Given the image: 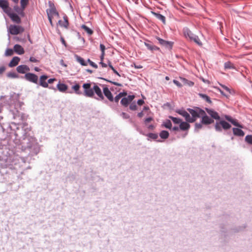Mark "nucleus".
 Masks as SVG:
<instances>
[{
  "label": "nucleus",
  "mask_w": 252,
  "mask_h": 252,
  "mask_svg": "<svg viewBox=\"0 0 252 252\" xmlns=\"http://www.w3.org/2000/svg\"><path fill=\"white\" fill-rule=\"evenodd\" d=\"M6 68L4 66H0V75H1L5 70Z\"/></svg>",
  "instance_id": "nucleus-56"
},
{
  "label": "nucleus",
  "mask_w": 252,
  "mask_h": 252,
  "mask_svg": "<svg viewBox=\"0 0 252 252\" xmlns=\"http://www.w3.org/2000/svg\"><path fill=\"white\" fill-rule=\"evenodd\" d=\"M176 112L179 114V115L184 117L186 120V121L189 123H190V121H193V120L191 119L189 113H188L184 109H177L176 110Z\"/></svg>",
  "instance_id": "nucleus-10"
},
{
  "label": "nucleus",
  "mask_w": 252,
  "mask_h": 252,
  "mask_svg": "<svg viewBox=\"0 0 252 252\" xmlns=\"http://www.w3.org/2000/svg\"><path fill=\"white\" fill-rule=\"evenodd\" d=\"M13 50L18 55H22L24 53V48L19 44H15L14 46Z\"/></svg>",
  "instance_id": "nucleus-20"
},
{
  "label": "nucleus",
  "mask_w": 252,
  "mask_h": 252,
  "mask_svg": "<svg viewBox=\"0 0 252 252\" xmlns=\"http://www.w3.org/2000/svg\"><path fill=\"white\" fill-rule=\"evenodd\" d=\"M75 58L76 61L83 66H87V63L81 57L77 55H75Z\"/></svg>",
  "instance_id": "nucleus-29"
},
{
  "label": "nucleus",
  "mask_w": 252,
  "mask_h": 252,
  "mask_svg": "<svg viewBox=\"0 0 252 252\" xmlns=\"http://www.w3.org/2000/svg\"><path fill=\"white\" fill-rule=\"evenodd\" d=\"M48 4H49V7H50L49 9H51L52 8L55 7V6L54 4L52 1H49L48 2Z\"/></svg>",
  "instance_id": "nucleus-58"
},
{
  "label": "nucleus",
  "mask_w": 252,
  "mask_h": 252,
  "mask_svg": "<svg viewBox=\"0 0 252 252\" xmlns=\"http://www.w3.org/2000/svg\"><path fill=\"white\" fill-rule=\"evenodd\" d=\"M9 32L12 35H17L23 32L24 28L20 26L10 25L9 28Z\"/></svg>",
  "instance_id": "nucleus-6"
},
{
  "label": "nucleus",
  "mask_w": 252,
  "mask_h": 252,
  "mask_svg": "<svg viewBox=\"0 0 252 252\" xmlns=\"http://www.w3.org/2000/svg\"><path fill=\"white\" fill-rule=\"evenodd\" d=\"M16 70L19 73L24 74L30 71L29 67L26 65H20L17 67Z\"/></svg>",
  "instance_id": "nucleus-18"
},
{
  "label": "nucleus",
  "mask_w": 252,
  "mask_h": 252,
  "mask_svg": "<svg viewBox=\"0 0 252 252\" xmlns=\"http://www.w3.org/2000/svg\"><path fill=\"white\" fill-rule=\"evenodd\" d=\"M174 84H175L176 86H177L179 87H181L182 86V85L181 83H180L178 81L176 80H173V81Z\"/></svg>",
  "instance_id": "nucleus-55"
},
{
  "label": "nucleus",
  "mask_w": 252,
  "mask_h": 252,
  "mask_svg": "<svg viewBox=\"0 0 252 252\" xmlns=\"http://www.w3.org/2000/svg\"><path fill=\"white\" fill-rule=\"evenodd\" d=\"M190 41L194 42L196 44H197L199 46H202V43L200 41L199 37L197 35H195Z\"/></svg>",
  "instance_id": "nucleus-38"
},
{
  "label": "nucleus",
  "mask_w": 252,
  "mask_h": 252,
  "mask_svg": "<svg viewBox=\"0 0 252 252\" xmlns=\"http://www.w3.org/2000/svg\"><path fill=\"white\" fill-rule=\"evenodd\" d=\"M153 15H154L157 19L162 21L164 24L165 23V17L160 14L159 13H157L155 12H152Z\"/></svg>",
  "instance_id": "nucleus-28"
},
{
  "label": "nucleus",
  "mask_w": 252,
  "mask_h": 252,
  "mask_svg": "<svg viewBox=\"0 0 252 252\" xmlns=\"http://www.w3.org/2000/svg\"><path fill=\"white\" fill-rule=\"evenodd\" d=\"M156 38L158 40V43L166 49L171 50L174 44L173 42L166 41L158 36H156Z\"/></svg>",
  "instance_id": "nucleus-7"
},
{
  "label": "nucleus",
  "mask_w": 252,
  "mask_h": 252,
  "mask_svg": "<svg viewBox=\"0 0 252 252\" xmlns=\"http://www.w3.org/2000/svg\"><path fill=\"white\" fill-rule=\"evenodd\" d=\"M169 132L166 130H162L159 134L160 137L162 139H167L169 137Z\"/></svg>",
  "instance_id": "nucleus-34"
},
{
  "label": "nucleus",
  "mask_w": 252,
  "mask_h": 252,
  "mask_svg": "<svg viewBox=\"0 0 252 252\" xmlns=\"http://www.w3.org/2000/svg\"><path fill=\"white\" fill-rule=\"evenodd\" d=\"M13 118L14 119H18L19 120L24 121L26 119V115L22 113H20L19 111H17L16 113L13 112Z\"/></svg>",
  "instance_id": "nucleus-19"
},
{
  "label": "nucleus",
  "mask_w": 252,
  "mask_h": 252,
  "mask_svg": "<svg viewBox=\"0 0 252 252\" xmlns=\"http://www.w3.org/2000/svg\"><path fill=\"white\" fill-rule=\"evenodd\" d=\"M129 102H131L135 97L134 95H128L127 97H126Z\"/></svg>",
  "instance_id": "nucleus-49"
},
{
  "label": "nucleus",
  "mask_w": 252,
  "mask_h": 252,
  "mask_svg": "<svg viewBox=\"0 0 252 252\" xmlns=\"http://www.w3.org/2000/svg\"><path fill=\"white\" fill-rule=\"evenodd\" d=\"M153 118L152 117H148V118H147L145 119L144 120V123L145 124H147L149 122H150L151 121H153Z\"/></svg>",
  "instance_id": "nucleus-52"
},
{
  "label": "nucleus",
  "mask_w": 252,
  "mask_h": 252,
  "mask_svg": "<svg viewBox=\"0 0 252 252\" xmlns=\"http://www.w3.org/2000/svg\"><path fill=\"white\" fill-rule=\"evenodd\" d=\"M14 50L12 49L8 48L6 50L5 52V55L6 56H10L13 54Z\"/></svg>",
  "instance_id": "nucleus-44"
},
{
  "label": "nucleus",
  "mask_w": 252,
  "mask_h": 252,
  "mask_svg": "<svg viewBox=\"0 0 252 252\" xmlns=\"http://www.w3.org/2000/svg\"><path fill=\"white\" fill-rule=\"evenodd\" d=\"M121 116H122V117L124 119H128L130 117L129 115H128L125 112H122L121 114Z\"/></svg>",
  "instance_id": "nucleus-51"
},
{
  "label": "nucleus",
  "mask_w": 252,
  "mask_h": 252,
  "mask_svg": "<svg viewBox=\"0 0 252 252\" xmlns=\"http://www.w3.org/2000/svg\"><path fill=\"white\" fill-rule=\"evenodd\" d=\"M201 123L204 125H210L214 123V121L211 118H210L208 116L206 112H205V114H201Z\"/></svg>",
  "instance_id": "nucleus-11"
},
{
  "label": "nucleus",
  "mask_w": 252,
  "mask_h": 252,
  "mask_svg": "<svg viewBox=\"0 0 252 252\" xmlns=\"http://www.w3.org/2000/svg\"><path fill=\"white\" fill-rule=\"evenodd\" d=\"M56 79L55 78H50L48 80L47 82L48 84H51L54 82V81H56Z\"/></svg>",
  "instance_id": "nucleus-60"
},
{
  "label": "nucleus",
  "mask_w": 252,
  "mask_h": 252,
  "mask_svg": "<svg viewBox=\"0 0 252 252\" xmlns=\"http://www.w3.org/2000/svg\"><path fill=\"white\" fill-rule=\"evenodd\" d=\"M224 67L225 69H235L234 64L230 62H225L224 64Z\"/></svg>",
  "instance_id": "nucleus-36"
},
{
  "label": "nucleus",
  "mask_w": 252,
  "mask_h": 252,
  "mask_svg": "<svg viewBox=\"0 0 252 252\" xmlns=\"http://www.w3.org/2000/svg\"><path fill=\"white\" fill-rule=\"evenodd\" d=\"M22 129L24 131V133L23 136V137L26 136V135H28L29 134H31L30 132L31 131V126H29L28 124L26 123H23Z\"/></svg>",
  "instance_id": "nucleus-22"
},
{
  "label": "nucleus",
  "mask_w": 252,
  "mask_h": 252,
  "mask_svg": "<svg viewBox=\"0 0 252 252\" xmlns=\"http://www.w3.org/2000/svg\"><path fill=\"white\" fill-rule=\"evenodd\" d=\"M103 88V92L104 95L107 98V99L111 102H113L114 101V98L112 95V94L110 91L109 89L107 87H104V85H102Z\"/></svg>",
  "instance_id": "nucleus-14"
},
{
  "label": "nucleus",
  "mask_w": 252,
  "mask_h": 252,
  "mask_svg": "<svg viewBox=\"0 0 252 252\" xmlns=\"http://www.w3.org/2000/svg\"><path fill=\"white\" fill-rule=\"evenodd\" d=\"M146 135L148 137V140H150V138L153 140H156L158 138V135L157 133H149Z\"/></svg>",
  "instance_id": "nucleus-40"
},
{
  "label": "nucleus",
  "mask_w": 252,
  "mask_h": 252,
  "mask_svg": "<svg viewBox=\"0 0 252 252\" xmlns=\"http://www.w3.org/2000/svg\"><path fill=\"white\" fill-rule=\"evenodd\" d=\"M100 49L101 51V53L105 54V50L106 48H105V46L103 44H100Z\"/></svg>",
  "instance_id": "nucleus-50"
},
{
  "label": "nucleus",
  "mask_w": 252,
  "mask_h": 252,
  "mask_svg": "<svg viewBox=\"0 0 252 252\" xmlns=\"http://www.w3.org/2000/svg\"><path fill=\"white\" fill-rule=\"evenodd\" d=\"M180 79L182 81V83L184 84V85H187L189 86H192L194 85V83L192 81L188 80V79L185 78L180 77Z\"/></svg>",
  "instance_id": "nucleus-33"
},
{
  "label": "nucleus",
  "mask_w": 252,
  "mask_h": 252,
  "mask_svg": "<svg viewBox=\"0 0 252 252\" xmlns=\"http://www.w3.org/2000/svg\"><path fill=\"white\" fill-rule=\"evenodd\" d=\"M205 110L213 119L220 120L216 122L215 125V129L216 131L221 132L222 129L227 130L231 127V125L223 120H220V117L218 113L213 109L205 108Z\"/></svg>",
  "instance_id": "nucleus-1"
},
{
  "label": "nucleus",
  "mask_w": 252,
  "mask_h": 252,
  "mask_svg": "<svg viewBox=\"0 0 252 252\" xmlns=\"http://www.w3.org/2000/svg\"><path fill=\"white\" fill-rule=\"evenodd\" d=\"M94 84L93 86V91L94 93L95 94L97 97L94 96L95 99L97 100H102L104 99V97L103 95V93L101 91L100 88L96 85L95 83H93Z\"/></svg>",
  "instance_id": "nucleus-5"
},
{
  "label": "nucleus",
  "mask_w": 252,
  "mask_h": 252,
  "mask_svg": "<svg viewBox=\"0 0 252 252\" xmlns=\"http://www.w3.org/2000/svg\"><path fill=\"white\" fill-rule=\"evenodd\" d=\"M48 78V76L46 75H43L40 77L39 78V85L44 88H49L50 89L56 90L54 87H49L48 83L45 81Z\"/></svg>",
  "instance_id": "nucleus-12"
},
{
  "label": "nucleus",
  "mask_w": 252,
  "mask_h": 252,
  "mask_svg": "<svg viewBox=\"0 0 252 252\" xmlns=\"http://www.w3.org/2000/svg\"><path fill=\"white\" fill-rule=\"evenodd\" d=\"M245 141L247 144L252 145V135H247L245 137Z\"/></svg>",
  "instance_id": "nucleus-41"
},
{
  "label": "nucleus",
  "mask_w": 252,
  "mask_h": 252,
  "mask_svg": "<svg viewBox=\"0 0 252 252\" xmlns=\"http://www.w3.org/2000/svg\"><path fill=\"white\" fill-rule=\"evenodd\" d=\"M47 15H48V14H49L50 15L52 16L53 15H55L57 16L58 17L59 16V12L57 11L56 7L47 9Z\"/></svg>",
  "instance_id": "nucleus-30"
},
{
  "label": "nucleus",
  "mask_w": 252,
  "mask_h": 252,
  "mask_svg": "<svg viewBox=\"0 0 252 252\" xmlns=\"http://www.w3.org/2000/svg\"><path fill=\"white\" fill-rule=\"evenodd\" d=\"M180 129L179 128V126H174L172 128V130L173 131H178Z\"/></svg>",
  "instance_id": "nucleus-64"
},
{
  "label": "nucleus",
  "mask_w": 252,
  "mask_h": 252,
  "mask_svg": "<svg viewBox=\"0 0 252 252\" xmlns=\"http://www.w3.org/2000/svg\"><path fill=\"white\" fill-rule=\"evenodd\" d=\"M81 86L78 83H75L72 86V89L74 91V93L77 95H82L83 92L80 90Z\"/></svg>",
  "instance_id": "nucleus-21"
},
{
  "label": "nucleus",
  "mask_w": 252,
  "mask_h": 252,
  "mask_svg": "<svg viewBox=\"0 0 252 252\" xmlns=\"http://www.w3.org/2000/svg\"><path fill=\"white\" fill-rule=\"evenodd\" d=\"M14 9L19 14L23 13V10H21L19 7L15 6Z\"/></svg>",
  "instance_id": "nucleus-57"
},
{
  "label": "nucleus",
  "mask_w": 252,
  "mask_h": 252,
  "mask_svg": "<svg viewBox=\"0 0 252 252\" xmlns=\"http://www.w3.org/2000/svg\"><path fill=\"white\" fill-rule=\"evenodd\" d=\"M190 127V125L188 122H182L180 124L179 128L182 130H188Z\"/></svg>",
  "instance_id": "nucleus-27"
},
{
  "label": "nucleus",
  "mask_w": 252,
  "mask_h": 252,
  "mask_svg": "<svg viewBox=\"0 0 252 252\" xmlns=\"http://www.w3.org/2000/svg\"><path fill=\"white\" fill-rule=\"evenodd\" d=\"M0 8L6 14L10 11H12L11 8L9 7V3L7 0H0Z\"/></svg>",
  "instance_id": "nucleus-9"
},
{
  "label": "nucleus",
  "mask_w": 252,
  "mask_h": 252,
  "mask_svg": "<svg viewBox=\"0 0 252 252\" xmlns=\"http://www.w3.org/2000/svg\"><path fill=\"white\" fill-rule=\"evenodd\" d=\"M187 110L191 115L190 116L191 119L193 120L190 121V123L194 122L197 118L201 117V114H205V111L198 107H196L194 109L188 108Z\"/></svg>",
  "instance_id": "nucleus-3"
},
{
  "label": "nucleus",
  "mask_w": 252,
  "mask_h": 252,
  "mask_svg": "<svg viewBox=\"0 0 252 252\" xmlns=\"http://www.w3.org/2000/svg\"><path fill=\"white\" fill-rule=\"evenodd\" d=\"M224 118H225V120L228 121L229 122L231 123L234 126H237L239 128H243V126L239 124L237 122V120L233 119L231 116L225 115L224 116Z\"/></svg>",
  "instance_id": "nucleus-15"
},
{
  "label": "nucleus",
  "mask_w": 252,
  "mask_h": 252,
  "mask_svg": "<svg viewBox=\"0 0 252 252\" xmlns=\"http://www.w3.org/2000/svg\"><path fill=\"white\" fill-rule=\"evenodd\" d=\"M7 76L9 77H11L13 78H18V75L15 72H10L7 73Z\"/></svg>",
  "instance_id": "nucleus-45"
},
{
  "label": "nucleus",
  "mask_w": 252,
  "mask_h": 252,
  "mask_svg": "<svg viewBox=\"0 0 252 252\" xmlns=\"http://www.w3.org/2000/svg\"><path fill=\"white\" fill-rule=\"evenodd\" d=\"M129 109L131 110H135L137 109V105L135 102H132L129 106Z\"/></svg>",
  "instance_id": "nucleus-48"
},
{
  "label": "nucleus",
  "mask_w": 252,
  "mask_h": 252,
  "mask_svg": "<svg viewBox=\"0 0 252 252\" xmlns=\"http://www.w3.org/2000/svg\"><path fill=\"white\" fill-rule=\"evenodd\" d=\"M202 124L201 122L200 123H195V131H198L199 129L202 128Z\"/></svg>",
  "instance_id": "nucleus-47"
},
{
  "label": "nucleus",
  "mask_w": 252,
  "mask_h": 252,
  "mask_svg": "<svg viewBox=\"0 0 252 252\" xmlns=\"http://www.w3.org/2000/svg\"><path fill=\"white\" fill-rule=\"evenodd\" d=\"M90 65H91L92 67L95 68H97V65L96 64H95L93 62H92L90 63Z\"/></svg>",
  "instance_id": "nucleus-61"
},
{
  "label": "nucleus",
  "mask_w": 252,
  "mask_h": 252,
  "mask_svg": "<svg viewBox=\"0 0 252 252\" xmlns=\"http://www.w3.org/2000/svg\"><path fill=\"white\" fill-rule=\"evenodd\" d=\"M168 117L175 124H180L182 121V120L178 118L174 117L171 116H169Z\"/></svg>",
  "instance_id": "nucleus-39"
},
{
  "label": "nucleus",
  "mask_w": 252,
  "mask_h": 252,
  "mask_svg": "<svg viewBox=\"0 0 252 252\" xmlns=\"http://www.w3.org/2000/svg\"><path fill=\"white\" fill-rule=\"evenodd\" d=\"M134 66L135 68H137V69H140L143 67L142 65H141L140 64L137 65L135 63H134L133 65H131V66Z\"/></svg>",
  "instance_id": "nucleus-59"
},
{
  "label": "nucleus",
  "mask_w": 252,
  "mask_h": 252,
  "mask_svg": "<svg viewBox=\"0 0 252 252\" xmlns=\"http://www.w3.org/2000/svg\"><path fill=\"white\" fill-rule=\"evenodd\" d=\"M30 61L32 63H37L38 62V60H37L36 58H35L33 57H31L29 59Z\"/></svg>",
  "instance_id": "nucleus-54"
},
{
  "label": "nucleus",
  "mask_w": 252,
  "mask_h": 252,
  "mask_svg": "<svg viewBox=\"0 0 252 252\" xmlns=\"http://www.w3.org/2000/svg\"><path fill=\"white\" fill-rule=\"evenodd\" d=\"M81 28L84 30L89 35H92L93 33V31L85 25H82Z\"/></svg>",
  "instance_id": "nucleus-37"
},
{
  "label": "nucleus",
  "mask_w": 252,
  "mask_h": 252,
  "mask_svg": "<svg viewBox=\"0 0 252 252\" xmlns=\"http://www.w3.org/2000/svg\"><path fill=\"white\" fill-rule=\"evenodd\" d=\"M129 103L130 102L126 97L123 98L121 101V103L125 107L127 106Z\"/></svg>",
  "instance_id": "nucleus-42"
},
{
  "label": "nucleus",
  "mask_w": 252,
  "mask_h": 252,
  "mask_svg": "<svg viewBox=\"0 0 252 252\" xmlns=\"http://www.w3.org/2000/svg\"><path fill=\"white\" fill-rule=\"evenodd\" d=\"M127 95V93L126 92H124L122 93H120L118 95H117L114 99L115 102L118 103L120 100V99L123 97L126 96Z\"/></svg>",
  "instance_id": "nucleus-31"
},
{
  "label": "nucleus",
  "mask_w": 252,
  "mask_h": 252,
  "mask_svg": "<svg viewBox=\"0 0 252 252\" xmlns=\"http://www.w3.org/2000/svg\"><path fill=\"white\" fill-rule=\"evenodd\" d=\"M232 130L233 134L235 136L243 137L245 135L244 132L240 128L233 127Z\"/></svg>",
  "instance_id": "nucleus-23"
},
{
  "label": "nucleus",
  "mask_w": 252,
  "mask_h": 252,
  "mask_svg": "<svg viewBox=\"0 0 252 252\" xmlns=\"http://www.w3.org/2000/svg\"><path fill=\"white\" fill-rule=\"evenodd\" d=\"M63 22H62L61 20H59L58 21V23L59 24L60 26L64 27L65 28H67L68 27L69 23L68 21V18L66 15H64L63 16Z\"/></svg>",
  "instance_id": "nucleus-25"
},
{
  "label": "nucleus",
  "mask_w": 252,
  "mask_h": 252,
  "mask_svg": "<svg viewBox=\"0 0 252 252\" xmlns=\"http://www.w3.org/2000/svg\"><path fill=\"white\" fill-rule=\"evenodd\" d=\"M98 78H100L101 79H103V80H104L105 81L108 82H109L112 84H114L116 86H119V87H121L122 86V85L120 83H117L116 82H114V81H111V80H107L106 79H105V78H102V77H98Z\"/></svg>",
  "instance_id": "nucleus-43"
},
{
  "label": "nucleus",
  "mask_w": 252,
  "mask_h": 252,
  "mask_svg": "<svg viewBox=\"0 0 252 252\" xmlns=\"http://www.w3.org/2000/svg\"><path fill=\"white\" fill-rule=\"evenodd\" d=\"M183 32L185 37L190 41L196 35L187 27L184 28Z\"/></svg>",
  "instance_id": "nucleus-13"
},
{
  "label": "nucleus",
  "mask_w": 252,
  "mask_h": 252,
  "mask_svg": "<svg viewBox=\"0 0 252 252\" xmlns=\"http://www.w3.org/2000/svg\"><path fill=\"white\" fill-rule=\"evenodd\" d=\"M21 5L23 10L25 8L28 3V0H21Z\"/></svg>",
  "instance_id": "nucleus-46"
},
{
  "label": "nucleus",
  "mask_w": 252,
  "mask_h": 252,
  "mask_svg": "<svg viewBox=\"0 0 252 252\" xmlns=\"http://www.w3.org/2000/svg\"><path fill=\"white\" fill-rule=\"evenodd\" d=\"M24 78L28 81L37 84L38 77L37 75L32 73H27L24 76Z\"/></svg>",
  "instance_id": "nucleus-8"
},
{
  "label": "nucleus",
  "mask_w": 252,
  "mask_h": 252,
  "mask_svg": "<svg viewBox=\"0 0 252 252\" xmlns=\"http://www.w3.org/2000/svg\"><path fill=\"white\" fill-rule=\"evenodd\" d=\"M92 84L91 83H86L83 84L82 87L84 89L83 95L86 97H94V93L93 91V87H91Z\"/></svg>",
  "instance_id": "nucleus-4"
},
{
  "label": "nucleus",
  "mask_w": 252,
  "mask_h": 252,
  "mask_svg": "<svg viewBox=\"0 0 252 252\" xmlns=\"http://www.w3.org/2000/svg\"><path fill=\"white\" fill-rule=\"evenodd\" d=\"M162 126L166 128H172V123L169 120H166L164 122H163Z\"/></svg>",
  "instance_id": "nucleus-35"
},
{
  "label": "nucleus",
  "mask_w": 252,
  "mask_h": 252,
  "mask_svg": "<svg viewBox=\"0 0 252 252\" xmlns=\"http://www.w3.org/2000/svg\"><path fill=\"white\" fill-rule=\"evenodd\" d=\"M144 45L147 48V49L151 51H159L160 49L159 47L154 45L150 41L147 40L144 42Z\"/></svg>",
  "instance_id": "nucleus-17"
},
{
  "label": "nucleus",
  "mask_w": 252,
  "mask_h": 252,
  "mask_svg": "<svg viewBox=\"0 0 252 252\" xmlns=\"http://www.w3.org/2000/svg\"><path fill=\"white\" fill-rule=\"evenodd\" d=\"M221 87L225 90L226 92H227L229 93H230V90L229 88H228L227 86L223 85H220Z\"/></svg>",
  "instance_id": "nucleus-53"
},
{
  "label": "nucleus",
  "mask_w": 252,
  "mask_h": 252,
  "mask_svg": "<svg viewBox=\"0 0 252 252\" xmlns=\"http://www.w3.org/2000/svg\"><path fill=\"white\" fill-rule=\"evenodd\" d=\"M7 15L11 18V20L17 24H20L21 22V18L15 13H12V11H10Z\"/></svg>",
  "instance_id": "nucleus-16"
},
{
  "label": "nucleus",
  "mask_w": 252,
  "mask_h": 252,
  "mask_svg": "<svg viewBox=\"0 0 252 252\" xmlns=\"http://www.w3.org/2000/svg\"><path fill=\"white\" fill-rule=\"evenodd\" d=\"M48 19H49V20L50 21V23L51 25L52 26H53V23H52V15H50V14H48Z\"/></svg>",
  "instance_id": "nucleus-63"
},
{
  "label": "nucleus",
  "mask_w": 252,
  "mask_h": 252,
  "mask_svg": "<svg viewBox=\"0 0 252 252\" xmlns=\"http://www.w3.org/2000/svg\"><path fill=\"white\" fill-rule=\"evenodd\" d=\"M144 103V101L142 99H139L138 101H137V104L139 105H142V104H143Z\"/></svg>",
  "instance_id": "nucleus-62"
},
{
  "label": "nucleus",
  "mask_w": 252,
  "mask_h": 252,
  "mask_svg": "<svg viewBox=\"0 0 252 252\" xmlns=\"http://www.w3.org/2000/svg\"><path fill=\"white\" fill-rule=\"evenodd\" d=\"M198 95L201 98H202L203 99L205 100L208 103H209L210 104L212 103V101H211L210 97L209 96H208L207 95H206L205 94H201V93H199L198 94Z\"/></svg>",
  "instance_id": "nucleus-32"
},
{
  "label": "nucleus",
  "mask_w": 252,
  "mask_h": 252,
  "mask_svg": "<svg viewBox=\"0 0 252 252\" xmlns=\"http://www.w3.org/2000/svg\"><path fill=\"white\" fill-rule=\"evenodd\" d=\"M22 148L24 150L30 149L31 150H36L38 149V145L36 140L34 137L29 134L28 135L23 137L22 142Z\"/></svg>",
  "instance_id": "nucleus-2"
},
{
  "label": "nucleus",
  "mask_w": 252,
  "mask_h": 252,
  "mask_svg": "<svg viewBox=\"0 0 252 252\" xmlns=\"http://www.w3.org/2000/svg\"><path fill=\"white\" fill-rule=\"evenodd\" d=\"M57 88L60 92L64 93L67 90L68 86L65 84L59 82L57 85Z\"/></svg>",
  "instance_id": "nucleus-24"
},
{
  "label": "nucleus",
  "mask_w": 252,
  "mask_h": 252,
  "mask_svg": "<svg viewBox=\"0 0 252 252\" xmlns=\"http://www.w3.org/2000/svg\"><path fill=\"white\" fill-rule=\"evenodd\" d=\"M20 60V59L18 57H13L10 62L9 63V66L12 67L16 66L18 64Z\"/></svg>",
  "instance_id": "nucleus-26"
}]
</instances>
